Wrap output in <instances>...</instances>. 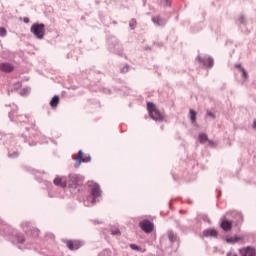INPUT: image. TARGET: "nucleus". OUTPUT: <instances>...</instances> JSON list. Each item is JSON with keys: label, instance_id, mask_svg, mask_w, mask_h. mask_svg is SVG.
<instances>
[{"label": "nucleus", "instance_id": "1", "mask_svg": "<svg viewBox=\"0 0 256 256\" xmlns=\"http://www.w3.org/2000/svg\"><path fill=\"white\" fill-rule=\"evenodd\" d=\"M4 145L8 150L9 159H17L19 155H21V145L17 144L13 134H8L6 136V142Z\"/></svg>", "mask_w": 256, "mask_h": 256}, {"label": "nucleus", "instance_id": "2", "mask_svg": "<svg viewBox=\"0 0 256 256\" xmlns=\"http://www.w3.org/2000/svg\"><path fill=\"white\" fill-rule=\"evenodd\" d=\"M108 50L110 53H114L115 55H123V45L119 42V39L115 36H107L106 38Z\"/></svg>", "mask_w": 256, "mask_h": 256}, {"label": "nucleus", "instance_id": "3", "mask_svg": "<svg viewBox=\"0 0 256 256\" xmlns=\"http://www.w3.org/2000/svg\"><path fill=\"white\" fill-rule=\"evenodd\" d=\"M30 32L36 39H39L40 41L45 39V24L39 22L32 24Z\"/></svg>", "mask_w": 256, "mask_h": 256}, {"label": "nucleus", "instance_id": "4", "mask_svg": "<svg viewBox=\"0 0 256 256\" xmlns=\"http://www.w3.org/2000/svg\"><path fill=\"white\" fill-rule=\"evenodd\" d=\"M147 111L149 117L156 123H161V111L157 109V106L153 102H147Z\"/></svg>", "mask_w": 256, "mask_h": 256}, {"label": "nucleus", "instance_id": "5", "mask_svg": "<svg viewBox=\"0 0 256 256\" xmlns=\"http://www.w3.org/2000/svg\"><path fill=\"white\" fill-rule=\"evenodd\" d=\"M21 227L26 235H28L29 237H33L34 239H37V237H39V234L41 233V231L35 228L33 224L29 221L22 222Z\"/></svg>", "mask_w": 256, "mask_h": 256}, {"label": "nucleus", "instance_id": "6", "mask_svg": "<svg viewBox=\"0 0 256 256\" xmlns=\"http://www.w3.org/2000/svg\"><path fill=\"white\" fill-rule=\"evenodd\" d=\"M101 193V186L95 183L91 188L90 197H88V201H91L92 205L99 203V197H101Z\"/></svg>", "mask_w": 256, "mask_h": 256}, {"label": "nucleus", "instance_id": "7", "mask_svg": "<svg viewBox=\"0 0 256 256\" xmlns=\"http://www.w3.org/2000/svg\"><path fill=\"white\" fill-rule=\"evenodd\" d=\"M83 183V178L78 174H70L67 178V185L70 189H77Z\"/></svg>", "mask_w": 256, "mask_h": 256}, {"label": "nucleus", "instance_id": "8", "mask_svg": "<svg viewBox=\"0 0 256 256\" xmlns=\"http://www.w3.org/2000/svg\"><path fill=\"white\" fill-rule=\"evenodd\" d=\"M138 227H140L144 233H153V229H155V225L149 219L140 221Z\"/></svg>", "mask_w": 256, "mask_h": 256}, {"label": "nucleus", "instance_id": "9", "mask_svg": "<svg viewBox=\"0 0 256 256\" xmlns=\"http://www.w3.org/2000/svg\"><path fill=\"white\" fill-rule=\"evenodd\" d=\"M53 184L56 187H60L61 189H65L67 187V177H65V176H56L53 180Z\"/></svg>", "mask_w": 256, "mask_h": 256}, {"label": "nucleus", "instance_id": "10", "mask_svg": "<svg viewBox=\"0 0 256 256\" xmlns=\"http://www.w3.org/2000/svg\"><path fill=\"white\" fill-rule=\"evenodd\" d=\"M66 246L70 251H77V249H81V247H83V242L79 240H68L66 242Z\"/></svg>", "mask_w": 256, "mask_h": 256}, {"label": "nucleus", "instance_id": "11", "mask_svg": "<svg viewBox=\"0 0 256 256\" xmlns=\"http://www.w3.org/2000/svg\"><path fill=\"white\" fill-rule=\"evenodd\" d=\"M42 183H44V185L46 186L47 191H48V197L50 199H53V198L57 197V192H55V188L53 187V183H51L47 180L42 181Z\"/></svg>", "mask_w": 256, "mask_h": 256}, {"label": "nucleus", "instance_id": "12", "mask_svg": "<svg viewBox=\"0 0 256 256\" xmlns=\"http://www.w3.org/2000/svg\"><path fill=\"white\" fill-rule=\"evenodd\" d=\"M197 59L199 63H201L204 67H209V68L213 67V64H214L213 58L198 56Z\"/></svg>", "mask_w": 256, "mask_h": 256}, {"label": "nucleus", "instance_id": "13", "mask_svg": "<svg viewBox=\"0 0 256 256\" xmlns=\"http://www.w3.org/2000/svg\"><path fill=\"white\" fill-rule=\"evenodd\" d=\"M0 71L4 73H13L15 71V66L9 62H2L0 63Z\"/></svg>", "mask_w": 256, "mask_h": 256}, {"label": "nucleus", "instance_id": "14", "mask_svg": "<svg viewBox=\"0 0 256 256\" xmlns=\"http://www.w3.org/2000/svg\"><path fill=\"white\" fill-rule=\"evenodd\" d=\"M17 112L15 110H12L11 112H9L8 117L11 121H17L18 123H25L26 121L29 120V117L24 116V119H21L22 116H16L15 118V114Z\"/></svg>", "mask_w": 256, "mask_h": 256}, {"label": "nucleus", "instance_id": "15", "mask_svg": "<svg viewBox=\"0 0 256 256\" xmlns=\"http://www.w3.org/2000/svg\"><path fill=\"white\" fill-rule=\"evenodd\" d=\"M83 155V150H79L78 156L74 158V160L77 161L78 165H81V163H90L91 156L88 155L87 157L83 158Z\"/></svg>", "mask_w": 256, "mask_h": 256}, {"label": "nucleus", "instance_id": "16", "mask_svg": "<svg viewBox=\"0 0 256 256\" xmlns=\"http://www.w3.org/2000/svg\"><path fill=\"white\" fill-rule=\"evenodd\" d=\"M220 227L223 229V231H231V229H233V222L231 220L223 219Z\"/></svg>", "mask_w": 256, "mask_h": 256}, {"label": "nucleus", "instance_id": "17", "mask_svg": "<svg viewBox=\"0 0 256 256\" xmlns=\"http://www.w3.org/2000/svg\"><path fill=\"white\" fill-rule=\"evenodd\" d=\"M242 256H256L255 248L248 246L240 250Z\"/></svg>", "mask_w": 256, "mask_h": 256}, {"label": "nucleus", "instance_id": "18", "mask_svg": "<svg viewBox=\"0 0 256 256\" xmlns=\"http://www.w3.org/2000/svg\"><path fill=\"white\" fill-rule=\"evenodd\" d=\"M14 243L23 245V243H25V236H23V234H21V233L14 234Z\"/></svg>", "mask_w": 256, "mask_h": 256}, {"label": "nucleus", "instance_id": "19", "mask_svg": "<svg viewBox=\"0 0 256 256\" xmlns=\"http://www.w3.org/2000/svg\"><path fill=\"white\" fill-rule=\"evenodd\" d=\"M204 237H217L219 235V232L215 229H207L203 232Z\"/></svg>", "mask_w": 256, "mask_h": 256}, {"label": "nucleus", "instance_id": "20", "mask_svg": "<svg viewBox=\"0 0 256 256\" xmlns=\"http://www.w3.org/2000/svg\"><path fill=\"white\" fill-rule=\"evenodd\" d=\"M57 105H59V96L54 95L50 100V107H52V109H55Z\"/></svg>", "mask_w": 256, "mask_h": 256}, {"label": "nucleus", "instance_id": "21", "mask_svg": "<svg viewBox=\"0 0 256 256\" xmlns=\"http://www.w3.org/2000/svg\"><path fill=\"white\" fill-rule=\"evenodd\" d=\"M129 247L130 249H132V251H138V253H145V249L137 244H130Z\"/></svg>", "mask_w": 256, "mask_h": 256}, {"label": "nucleus", "instance_id": "22", "mask_svg": "<svg viewBox=\"0 0 256 256\" xmlns=\"http://www.w3.org/2000/svg\"><path fill=\"white\" fill-rule=\"evenodd\" d=\"M168 239L171 243H175V241H177V234H175L174 231L169 230L168 231Z\"/></svg>", "mask_w": 256, "mask_h": 256}, {"label": "nucleus", "instance_id": "23", "mask_svg": "<svg viewBox=\"0 0 256 256\" xmlns=\"http://www.w3.org/2000/svg\"><path fill=\"white\" fill-rule=\"evenodd\" d=\"M30 93H31V87H29V86L20 90L21 97H27V95H30Z\"/></svg>", "mask_w": 256, "mask_h": 256}, {"label": "nucleus", "instance_id": "24", "mask_svg": "<svg viewBox=\"0 0 256 256\" xmlns=\"http://www.w3.org/2000/svg\"><path fill=\"white\" fill-rule=\"evenodd\" d=\"M198 139L200 143H207V141H209V136L205 133H200Z\"/></svg>", "mask_w": 256, "mask_h": 256}, {"label": "nucleus", "instance_id": "25", "mask_svg": "<svg viewBox=\"0 0 256 256\" xmlns=\"http://www.w3.org/2000/svg\"><path fill=\"white\" fill-rule=\"evenodd\" d=\"M190 120L191 123H195L197 121V112L193 109H190Z\"/></svg>", "mask_w": 256, "mask_h": 256}, {"label": "nucleus", "instance_id": "26", "mask_svg": "<svg viewBox=\"0 0 256 256\" xmlns=\"http://www.w3.org/2000/svg\"><path fill=\"white\" fill-rule=\"evenodd\" d=\"M239 241H241V238L239 237H231V238H227L226 239V242L227 243H239Z\"/></svg>", "mask_w": 256, "mask_h": 256}, {"label": "nucleus", "instance_id": "27", "mask_svg": "<svg viewBox=\"0 0 256 256\" xmlns=\"http://www.w3.org/2000/svg\"><path fill=\"white\" fill-rule=\"evenodd\" d=\"M152 23H154V25H161V18L159 16H153L152 17Z\"/></svg>", "mask_w": 256, "mask_h": 256}, {"label": "nucleus", "instance_id": "28", "mask_svg": "<svg viewBox=\"0 0 256 256\" xmlns=\"http://www.w3.org/2000/svg\"><path fill=\"white\" fill-rule=\"evenodd\" d=\"M98 256H111V250L104 249L102 252L98 254Z\"/></svg>", "mask_w": 256, "mask_h": 256}, {"label": "nucleus", "instance_id": "29", "mask_svg": "<svg viewBox=\"0 0 256 256\" xmlns=\"http://www.w3.org/2000/svg\"><path fill=\"white\" fill-rule=\"evenodd\" d=\"M129 64H125V66H123L121 69H120V73H129Z\"/></svg>", "mask_w": 256, "mask_h": 256}, {"label": "nucleus", "instance_id": "30", "mask_svg": "<svg viewBox=\"0 0 256 256\" xmlns=\"http://www.w3.org/2000/svg\"><path fill=\"white\" fill-rule=\"evenodd\" d=\"M111 235L119 236V235H121V230H119V228L112 229Z\"/></svg>", "mask_w": 256, "mask_h": 256}, {"label": "nucleus", "instance_id": "31", "mask_svg": "<svg viewBox=\"0 0 256 256\" xmlns=\"http://www.w3.org/2000/svg\"><path fill=\"white\" fill-rule=\"evenodd\" d=\"M7 35V29L5 27H0V37H5Z\"/></svg>", "mask_w": 256, "mask_h": 256}, {"label": "nucleus", "instance_id": "32", "mask_svg": "<svg viewBox=\"0 0 256 256\" xmlns=\"http://www.w3.org/2000/svg\"><path fill=\"white\" fill-rule=\"evenodd\" d=\"M238 21H239L240 25H245L247 20L245 19L244 15H240Z\"/></svg>", "mask_w": 256, "mask_h": 256}, {"label": "nucleus", "instance_id": "33", "mask_svg": "<svg viewBox=\"0 0 256 256\" xmlns=\"http://www.w3.org/2000/svg\"><path fill=\"white\" fill-rule=\"evenodd\" d=\"M241 72L243 79H247V77H249V73L247 72V70H245V68H241Z\"/></svg>", "mask_w": 256, "mask_h": 256}, {"label": "nucleus", "instance_id": "34", "mask_svg": "<svg viewBox=\"0 0 256 256\" xmlns=\"http://www.w3.org/2000/svg\"><path fill=\"white\" fill-rule=\"evenodd\" d=\"M207 117H211V119H216L215 113L211 112L210 110L206 111Z\"/></svg>", "mask_w": 256, "mask_h": 256}, {"label": "nucleus", "instance_id": "35", "mask_svg": "<svg viewBox=\"0 0 256 256\" xmlns=\"http://www.w3.org/2000/svg\"><path fill=\"white\" fill-rule=\"evenodd\" d=\"M137 25V21H135V19H132V21L129 23V27L133 30L135 29Z\"/></svg>", "mask_w": 256, "mask_h": 256}, {"label": "nucleus", "instance_id": "36", "mask_svg": "<svg viewBox=\"0 0 256 256\" xmlns=\"http://www.w3.org/2000/svg\"><path fill=\"white\" fill-rule=\"evenodd\" d=\"M171 0H164V7H171Z\"/></svg>", "mask_w": 256, "mask_h": 256}, {"label": "nucleus", "instance_id": "37", "mask_svg": "<svg viewBox=\"0 0 256 256\" xmlns=\"http://www.w3.org/2000/svg\"><path fill=\"white\" fill-rule=\"evenodd\" d=\"M103 93H107L109 95L111 93V89L103 88Z\"/></svg>", "mask_w": 256, "mask_h": 256}, {"label": "nucleus", "instance_id": "38", "mask_svg": "<svg viewBox=\"0 0 256 256\" xmlns=\"http://www.w3.org/2000/svg\"><path fill=\"white\" fill-rule=\"evenodd\" d=\"M29 21H30V20H29V17H24V18H23V23H29Z\"/></svg>", "mask_w": 256, "mask_h": 256}, {"label": "nucleus", "instance_id": "39", "mask_svg": "<svg viewBox=\"0 0 256 256\" xmlns=\"http://www.w3.org/2000/svg\"><path fill=\"white\" fill-rule=\"evenodd\" d=\"M101 223H103L102 221H99V220H94V224L95 225H101Z\"/></svg>", "mask_w": 256, "mask_h": 256}, {"label": "nucleus", "instance_id": "40", "mask_svg": "<svg viewBox=\"0 0 256 256\" xmlns=\"http://www.w3.org/2000/svg\"><path fill=\"white\" fill-rule=\"evenodd\" d=\"M22 137L24 138V143H27V141H29V140H27V135L22 134Z\"/></svg>", "mask_w": 256, "mask_h": 256}, {"label": "nucleus", "instance_id": "41", "mask_svg": "<svg viewBox=\"0 0 256 256\" xmlns=\"http://www.w3.org/2000/svg\"><path fill=\"white\" fill-rule=\"evenodd\" d=\"M235 67H237V69H240V71L241 69H243V66H241V64H236Z\"/></svg>", "mask_w": 256, "mask_h": 256}, {"label": "nucleus", "instance_id": "42", "mask_svg": "<svg viewBox=\"0 0 256 256\" xmlns=\"http://www.w3.org/2000/svg\"><path fill=\"white\" fill-rule=\"evenodd\" d=\"M28 143H29L30 147H33V146L37 145V142H34V143L28 142Z\"/></svg>", "mask_w": 256, "mask_h": 256}, {"label": "nucleus", "instance_id": "43", "mask_svg": "<svg viewBox=\"0 0 256 256\" xmlns=\"http://www.w3.org/2000/svg\"><path fill=\"white\" fill-rule=\"evenodd\" d=\"M252 127L253 129H256V120L253 121Z\"/></svg>", "mask_w": 256, "mask_h": 256}, {"label": "nucleus", "instance_id": "44", "mask_svg": "<svg viewBox=\"0 0 256 256\" xmlns=\"http://www.w3.org/2000/svg\"><path fill=\"white\" fill-rule=\"evenodd\" d=\"M207 141H208L209 145H213L214 144L213 140H207Z\"/></svg>", "mask_w": 256, "mask_h": 256}, {"label": "nucleus", "instance_id": "45", "mask_svg": "<svg viewBox=\"0 0 256 256\" xmlns=\"http://www.w3.org/2000/svg\"><path fill=\"white\" fill-rule=\"evenodd\" d=\"M161 121H165V116L161 114Z\"/></svg>", "mask_w": 256, "mask_h": 256}, {"label": "nucleus", "instance_id": "46", "mask_svg": "<svg viewBox=\"0 0 256 256\" xmlns=\"http://www.w3.org/2000/svg\"><path fill=\"white\" fill-rule=\"evenodd\" d=\"M226 256H233V254L231 252H228Z\"/></svg>", "mask_w": 256, "mask_h": 256}, {"label": "nucleus", "instance_id": "47", "mask_svg": "<svg viewBox=\"0 0 256 256\" xmlns=\"http://www.w3.org/2000/svg\"><path fill=\"white\" fill-rule=\"evenodd\" d=\"M50 237H51L52 239H55V236H54L53 234H50Z\"/></svg>", "mask_w": 256, "mask_h": 256}, {"label": "nucleus", "instance_id": "48", "mask_svg": "<svg viewBox=\"0 0 256 256\" xmlns=\"http://www.w3.org/2000/svg\"><path fill=\"white\" fill-rule=\"evenodd\" d=\"M37 180L39 181V183H41V181H42L41 178H37Z\"/></svg>", "mask_w": 256, "mask_h": 256}, {"label": "nucleus", "instance_id": "49", "mask_svg": "<svg viewBox=\"0 0 256 256\" xmlns=\"http://www.w3.org/2000/svg\"><path fill=\"white\" fill-rule=\"evenodd\" d=\"M17 87H21V84H20V83H18V84H17Z\"/></svg>", "mask_w": 256, "mask_h": 256}, {"label": "nucleus", "instance_id": "50", "mask_svg": "<svg viewBox=\"0 0 256 256\" xmlns=\"http://www.w3.org/2000/svg\"><path fill=\"white\" fill-rule=\"evenodd\" d=\"M145 3H146V0H143V5H145Z\"/></svg>", "mask_w": 256, "mask_h": 256}, {"label": "nucleus", "instance_id": "51", "mask_svg": "<svg viewBox=\"0 0 256 256\" xmlns=\"http://www.w3.org/2000/svg\"><path fill=\"white\" fill-rule=\"evenodd\" d=\"M233 256H239V255H237V254H233Z\"/></svg>", "mask_w": 256, "mask_h": 256}]
</instances>
